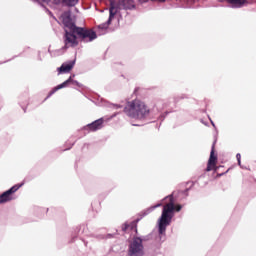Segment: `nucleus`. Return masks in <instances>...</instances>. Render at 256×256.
Masks as SVG:
<instances>
[{
    "mask_svg": "<svg viewBox=\"0 0 256 256\" xmlns=\"http://www.w3.org/2000/svg\"><path fill=\"white\" fill-rule=\"evenodd\" d=\"M227 173H229V169H227L225 172L218 174V177H223V175H227Z\"/></svg>",
    "mask_w": 256,
    "mask_h": 256,
    "instance_id": "obj_27",
    "label": "nucleus"
},
{
    "mask_svg": "<svg viewBox=\"0 0 256 256\" xmlns=\"http://www.w3.org/2000/svg\"><path fill=\"white\" fill-rule=\"evenodd\" d=\"M22 109H23L24 113L27 112V108H25V107L22 106Z\"/></svg>",
    "mask_w": 256,
    "mask_h": 256,
    "instance_id": "obj_35",
    "label": "nucleus"
},
{
    "mask_svg": "<svg viewBox=\"0 0 256 256\" xmlns=\"http://www.w3.org/2000/svg\"><path fill=\"white\" fill-rule=\"evenodd\" d=\"M73 145H75V142H73L68 149H71V147H73Z\"/></svg>",
    "mask_w": 256,
    "mask_h": 256,
    "instance_id": "obj_37",
    "label": "nucleus"
},
{
    "mask_svg": "<svg viewBox=\"0 0 256 256\" xmlns=\"http://www.w3.org/2000/svg\"><path fill=\"white\" fill-rule=\"evenodd\" d=\"M236 159H237L238 165L241 166V153L236 154Z\"/></svg>",
    "mask_w": 256,
    "mask_h": 256,
    "instance_id": "obj_22",
    "label": "nucleus"
},
{
    "mask_svg": "<svg viewBox=\"0 0 256 256\" xmlns=\"http://www.w3.org/2000/svg\"><path fill=\"white\" fill-rule=\"evenodd\" d=\"M201 177H205V174H201L198 179H201Z\"/></svg>",
    "mask_w": 256,
    "mask_h": 256,
    "instance_id": "obj_36",
    "label": "nucleus"
},
{
    "mask_svg": "<svg viewBox=\"0 0 256 256\" xmlns=\"http://www.w3.org/2000/svg\"><path fill=\"white\" fill-rule=\"evenodd\" d=\"M87 145H88V144H84L83 149H85V147H87Z\"/></svg>",
    "mask_w": 256,
    "mask_h": 256,
    "instance_id": "obj_41",
    "label": "nucleus"
},
{
    "mask_svg": "<svg viewBox=\"0 0 256 256\" xmlns=\"http://www.w3.org/2000/svg\"><path fill=\"white\" fill-rule=\"evenodd\" d=\"M117 115H119V112H115L110 116V119H115V117H117Z\"/></svg>",
    "mask_w": 256,
    "mask_h": 256,
    "instance_id": "obj_28",
    "label": "nucleus"
},
{
    "mask_svg": "<svg viewBox=\"0 0 256 256\" xmlns=\"http://www.w3.org/2000/svg\"><path fill=\"white\" fill-rule=\"evenodd\" d=\"M145 247L143 239L139 236H134L132 242L128 246V256H143Z\"/></svg>",
    "mask_w": 256,
    "mask_h": 256,
    "instance_id": "obj_5",
    "label": "nucleus"
},
{
    "mask_svg": "<svg viewBox=\"0 0 256 256\" xmlns=\"http://www.w3.org/2000/svg\"><path fill=\"white\" fill-rule=\"evenodd\" d=\"M75 63H77V58L62 63V65L57 68L58 75H63V73H71L75 67Z\"/></svg>",
    "mask_w": 256,
    "mask_h": 256,
    "instance_id": "obj_11",
    "label": "nucleus"
},
{
    "mask_svg": "<svg viewBox=\"0 0 256 256\" xmlns=\"http://www.w3.org/2000/svg\"><path fill=\"white\" fill-rule=\"evenodd\" d=\"M133 125V127H141V125H139V124H132Z\"/></svg>",
    "mask_w": 256,
    "mask_h": 256,
    "instance_id": "obj_34",
    "label": "nucleus"
},
{
    "mask_svg": "<svg viewBox=\"0 0 256 256\" xmlns=\"http://www.w3.org/2000/svg\"><path fill=\"white\" fill-rule=\"evenodd\" d=\"M215 143H217V140H214L212 147H211V151H210V157L208 159V163H207V167H206V171H217V169H221V167L223 166H219L217 167V155L215 154Z\"/></svg>",
    "mask_w": 256,
    "mask_h": 256,
    "instance_id": "obj_10",
    "label": "nucleus"
},
{
    "mask_svg": "<svg viewBox=\"0 0 256 256\" xmlns=\"http://www.w3.org/2000/svg\"><path fill=\"white\" fill-rule=\"evenodd\" d=\"M183 99H189V96L187 94H180L178 96H175L174 103H179Z\"/></svg>",
    "mask_w": 256,
    "mask_h": 256,
    "instance_id": "obj_16",
    "label": "nucleus"
},
{
    "mask_svg": "<svg viewBox=\"0 0 256 256\" xmlns=\"http://www.w3.org/2000/svg\"><path fill=\"white\" fill-rule=\"evenodd\" d=\"M42 9H44V11H46V13H49L51 10H49V8H47V6L44 5V7H42Z\"/></svg>",
    "mask_w": 256,
    "mask_h": 256,
    "instance_id": "obj_30",
    "label": "nucleus"
},
{
    "mask_svg": "<svg viewBox=\"0 0 256 256\" xmlns=\"http://www.w3.org/2000/svg\"><path fill=\"white\" fill-rule=\"evenodd\" d=\"M48 15H50V17H53L55 19V16L53 15V12H48Z\"/></svg>",
    "mask_w": 256,
    "mask_h": 256,
    "instance_id": "obj_32",
    "label": "nucleus"
},
{
    "mask_svg": "<svg viewBox=\"0 0 256 256\" xmlns=\"http://www.w3.org/2000/svg\"><path fill=\"white\" fill-rule=\"evenodd\" d=\"M112 107H114L116 109H123V105H121V104H112Z\"/></svg>",
    "mask_w": 256,
    "mask_h": 256,
    "instance_id": "obj_25",
    "label": "nucleus"
},
{
    "mask_svg": "<svg viewBox=\"0 0 256 256\" xmlns=\"http://www.w3.org/2000/svg\"><path fill=\"white\" fill-rule=\"evenodd\" d=\"M201 123H203L204 125H207V123H205L203 120H201Z\"/></svg>",
    "mask_w": 256,
    "mask_h": 256,
    "instance_id": "obj_40",
    "label": "nucleus"
},
{
    "mask_svg": "<svg viewBox=\"0 0 256 256\" xmlns=\"http://www.w3.org/2000/svg\"><path fill=\"white\" fill-rule=\"evenodd\" d=\"M109 3V9H112V13H115V15L121 10L133 11V9H136L134 0H109Z\"/></svg>",
    "mask_w": 256,
    "mask_h": 256,
    "instance_id": "obj_4",
    "label": "nucleus"
},
{
    "mask_svg": "<svg viewBox=\"0 0 256 256\" xmlns=\"http://www.w3.org/2000/svg\"><path fill=\"white\" fill-rule=\"evenodd\" d=\"M208 119L212 125V127H214V129H217V127L215 126V122H213V120L211 119V117L208 116Z\"/></svg>",
    "mask_w": 256,
    "mask_h": 256,
    "instance_id": "obj_26",
    "label": "nucleus"
},
{
    "mask_svg": "<svg viewBox=\"0 0 256 256\" xmlns=\"http://www.w3.org/2000/svg\"><path fill=\"white\" fill-rule=\"evenodd\" d=\"M84 245L87 247V242H84Z\"/></svg>",
    "mask_w": 256,
    "mask_h": 256,
    "instance_id": "obj_43",
    "label": "nucleus"
},
{
    "mask_svg": "<svg viewBox=\"0 0 256 256\" xmlns=\"http://www.w3.org/2000/svg\"><path fill=\"white\" fill-rule=\"evenodd\" d=\"M42 1H43V3L49 4V2H50L51 0H42Z\"/></svg>",
    "mask_w": 256,
    "mask_h": 256,
    "instance_id": "obj_33",
    "label": "nucleus"
},
{
    "mask_svg": "<svg viewBox=\"0 0 256 256\" xmlns=\"http://www.w3.org/2000/svg\"><path fill=\"white\" fill-rule=\"evenodd\" d=\"M129 227H130V225L127 222L122 224V231H123V233H125L127 231V229H129Z\"/></svg>",
    "mask_w": 256,
    "mask_h": 256,
    "instance_id": "obj_18",
    "label": "nucleus"
},
{
    "mask_svg": "<svg viewBox=\"0 0 256 256\" xmlns=\"http://www.w3.org/2000/svg\"><path fill=\"white\" fill-rule=\"evenodd\" d=\"M95 239H98L99 241L105 239V235L103 234H98V235H94Z\"/></svg>",
    "mask_w": 256,
    "mask_h": 256,
    "instance_id": "obj_21",
    "label": "nucleus"
},
{
    "mask_svg": "<svg viewBox=\"0 0 256 256\" xmlns=\"http://www.w3.org/2000/svg\"><path fill=\"white\" fill-rule=\"evenodd\" d=\"M79 0H53V5H62L63 7H75Z\"/></svg>",
    "mask_w": 256,
    "mask_h": 256,
    "instance_id": "obj_14",
    "label": "nucleus"
},
{
    "mask_svg": "<svg viewBox=\"0 0 256 256\" xmlns=\"http://www.w3.org/2000/svg\"><path fill=\"white\" fill-rule=\"evenodd\" d=\"M39 211H45V208H39Z\"/></svg>",
    "mask_w": 256,
    "mask_h": 256,
    "instance_id": "obj_39",
    "label": "nucleus"
},
{
    "mask_svg": "<svg viewBox=\"0 0 256 256\" xmlns=\"http://www.w3.org/2000/svg\"><path fill=\"white\" fill-rule=\"evenodd\" d=\"M186 191H189V188H188V189H186Z\"/></svg>",
    "mask_w": 256,
    "mask_h": 256,
    "instance_id": "obj_44",
    "label": "nucleus"
},
{
    "mask_svg": "<svg viewBox=\"0 0 256 256\" xmlns=\"http://www.w3.org/2000/svg\"><path fill=\"white\" fill-rule=\"evenodd\" d=\"M42 9H44V11H46V13H49L51 10H49V8H47V6L44 5V7H42Z\"/></svg>",
    "mask_w": 256,
    "mask_h": 256,
    "instance_id": "obj_29",
    "label": "nucleus"
},
{
    "mask_svg": "<svg viewBox=\"0 0 256 256\" xmlns=\"http://www.w3.org/2000/svg\"><path fill=\"white\" fill-rule=\"evenodd\" d=\"M197 181H199V179H197L195 182H192V185H195V183H197Z\"/></svg>",
    "mask_w": 256,
    "mask_h": 256,
    "instance_id": "obj_38",
    "label": "nucleus"
},
{
    "mask_svg": "<svg viewBox=\"0 0 256 256\" xmlns=\"http://www.w3.org/2000/svg\"><path fill=\"white\" fill-rule=\"evenodd\" d=\"M33 3H38L40 5V7H45V4H43V2H41L40 0H32Z\"/></svg>",
    "mask_w": 256,
    "mask_h": 256,
    "instance_id": "obj_24",
    "label": "nucleus"
},
{
    "mask_svg": "<svg viewBox=\"0 0 256 256\" xmlns=\"http://www.w3.org/2000/svg\"><path fill=\"white\" fill-rule=\"evenodd\" d=\"M115 235H117V230H116V233H114V234L108 233V234L104 235V239H113V238H115Z\"/></svg>",
    "mask_w": 256,
    "mask_h": 256,
    "instance_id": "obj_17",
    "label": "nucleus"
},
{
    "mask_svg": "<svg viewBox=\"0 0 256 256\" xmlns=\"http://www.w3.org/2000/svg\"><path fill=\"white\" fill-rule=\"evenodd\" d=\"M38 61H43V58H41V51L38 52Z\"/></svg>",
    "mask_w": 256,
    "mask_h": 256,
    "instance_id": "obj_31",
    "label": "nucleus"
},
{
    "mask_svg": "<svg viewBox=\"0 0 256 256\" xmlns=\"http://www.w3.org/2000/svg\"><path fill=\"white\" fill-rule=\"evenodd\" d=\"M123 113L130 117V119H137L138 121H147V119H155L157 111L150 109L145 102L141 100H133L127 102L123 108Z\"/></svg>",
    "mask_w": 256,
    "mask_h": 256,
    "instance_id": "obj_3",
    "label": "nucleus"
},
{
    "mask_svg": "<svg viewBox=\"0 0 256 256\" xmlns=\"http://www.w3.org/2000/svg\"><path fill=\"white\" fill-rule=\"evenodd\" d=\"M61 19L66 29H64V46L58 50L60 55H63L69 49V45L70 47H77L79 41L81 43H91L97 39V32L95 30L75 24L71 10L64 11L61 14Z\"/></svg>",
    "mask_w": 256,
    "mask_h": 256,
    "instance_id": "obj_1",
    "label": "nucleus"
},
{
    "mask_svg": "<svg viewBox=\"0 0 256 256\" xmlns=\"http://www.w3.org/2000/svg\"><path fill=\"white\" fill-rule=\"evenodd\" d=\"M159 207H163V204L157 203L156 205L150 206L138 213V218L129 224V228L131 229V231H135V233H137V224L139 223V221H141V219H143L144 217H147V215H150V213H153V210Z\"/></svg>",
    "mask_w": 256,
    "mask_h": 256,
    "instance_id": "obj_7",
    "label": "nucleus"
},
{
    "mask_svg": "<svg viewBox=\"0 0 256 256\" xmlns=\"http://www.w3.org/2000/svg\"><path fill=\"white\" fill-rule=\"evenodd\" d=\"M167 199H169V203L163 206L161 216L158 219V235H165L167 227L171 225L175 217V213H179L183 209V205L175 204V192L164 197L160 203L163 205Z\"/></svg>",
    "mask_w": 256,
    "mask_h": 256,
    "instance_id": "obj_2",
    "label": "nucleus"
},
{
    "mask_svg": "<svg viewBox=\"0 0 256 256\" xmlns=\"http://www.w3.org/2000/svg\"><path fill=\"white\" fill-rule=\"evenodd\" d=\"M141 239H142V243H143V241H149L151 239V234L144 236Z\"/></svg>",
    "mask_w": 256,
    "mask_h": 256,
    "instance_id": "obj_23",
    "label": "nucleus"
},
{
    "mask_svg": "<svg viewBox=\"0 0 256 256\" xmlns=\"http://www.w3.org/2000/svg\"><path fill=\"white\" fill-rule=\"evenodd\" d=\"M219 3H229L228 7H231V9H241L245 3H247V0H218Z\"/></svg>",
    "mask_w": 256,
    "mask_h": 256,
    "instance_id": "obj_12",
    "label": "nucleus"
},
{
    "mask_svg": "<svg viewBox=\"0 0 256 256\" xmlns=\"http://www.w3.org/2000/svg\"><path fill=\"white\" fill-rule=\"evenodd\" d=\"M48 53H51V49H48Z\"/></svg>",
    "mask_w": 256,
    "mask_h": 256,
    "instance_id": "obj_42",
    "label": "nucleus"
},
{
    "mask_svg": "<svg viewBox=\"0 0 256 256\" xmlns=\"http://www.w3.org/2000/svg\"><path fill=\"white\" fill-rule=\"evenodd\" d=\"M81 229H82V232H81ZM77 233H83V231H85V225L84 224H82V225H80L78 228H77Z\"/></svg>",
    "mask_w": 256,
    "mask_h": 256,
    "instance_id": "obj_20",
    "label": "nucleus"
},
{
    "mask_svg": "<svg viewBox=\"0 0 256 256\" xmlns=\"http://www.w3.org/2000/svg\"><path fill=\"white\" fill-rule=\"evenodd\" d=\"M176 1H180L181 5L185 9H193L195 8V3H197V0H176Z\"/></svg>",
    "mask_w": 256,
    "mask_h": 256,
    "instance_id": "obj_15",
    "label": "nucleus"
},
{
    "mask_svg": "<svg viewBox=\"0 0 256 256\" xmlns=\"http://www.w3.org/2000/svg\"><path fill=\"white\" fill-rule=\"evenodd\" d=\"M75 74L71 75L67 80H65L63 83L55 86L52 88V90L48 93L46 99H49V97H52V95H55L57 91L60 89H65V87H69L72 85L73 87H79V89L83 88V84H81L79 81L74 80Z\"/></svg>",
    "mask_w": 256,
    "mask_h": 256,
    "instance_id": "obj_6",
    "label": "nucleus"
},
{
    "mask_svg": "<svg viewBox=\"0 0 256 256\" xmlns=\"http://www.w3.org/2000/svg\"><path fill=\"white\" fill-rule=\"evenodd\" d=\"M108 11V20L105 23L98 25V29H100L101 31H107L109 29V25H111V23H113V20L115 19V12H113V9L108 8Z\"/></svg>",
    "mask_w": 256,
    "mask_h": 256,
    "instance_id": "obj_13",
    "label": "nucleus"
},
{
    "mask_svg": "<svg viewBox=\"0 0 256 256\" xmlns=\"http://www.w3.org/2000/svg\"><path fill=\"white\" fill-rule=\"evenodd\" d=\"M167 115H169V112H165L164 114H161V115L159 116V120H160V121H165V117H166Z\"/></svg>",
    "mask_w": 256,
    "mask_h": 256,
    "instance_id": "obj_19",
    "label": "nucleus"
},
{
    "mask_svg": "<svg viewBox=\"0 0 256 256\" xmlns=\"http://www.w3.org/2000/svg\"><path fill=\"white\" fill-rule=\"evenodd\" d=\"M103 123H105V120L103 118H99L92 123L83 126L80 131H82L84 135H89V133H95V131H100V129L103 127Z\"/></svg>",
    "mask_w": 256,
    "mask_h": 256,
    "instance_id": "obj_9",
    "label": "nucleus"
},
{
    "mask_svg": "<svg viewBox=\"0 0 256 256\" xmlns=\"http://www.w3.org/2000/svg\"><path fill=\"white\" fill-rule=\"evenodd\" d=\"M25 185V183H20L12 186L10 189L4 191L0 195V205H3V203H9V201H13V193H17L21 187Z\"/></svg>",
    "mask_w": 256,
    "mask_h": 256,
    "instance_id": "obj_8",
    "label": "nucleus"
}]
</instances>
